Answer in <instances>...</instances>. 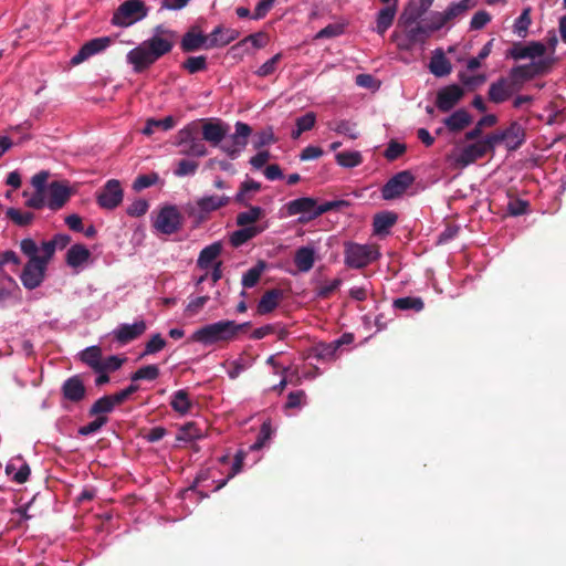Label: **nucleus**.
I'll return each instance as SVG.
<instances>
[{"label": "nucleus", "mask_w": 566, "mask_h": 566, "mask_svg": "<svg viewBox=\"0 0 566 566\" xmlns=\"http://www.w3.org/2000/svg\"><path fill=\"white\" fill-rule=\"evenodd\" d=\"M392 306L399 311L420 312L423 310L424 304L422 298L419 296H405L394 300Z\"/></svg>", "instance_id": "45"}, {"label": "nucleus", "mask_w": 566, "mask_h": 566, "mask_svg": "<svg viewBox=\"0 0 566 566\" xmlns=\"http://www.w3.org/2000/svg\"><path fill=\"white\" fill-rule=\"evenodd\" d=\"M7 475L17 483H24L30 475V467L20 457L11 459L6 465Z\"/></svg>", "instance_id": "26"}, {"label": "nucleus", "mask_w": 566, "mask_h": 566, "mask_svg": "<svg viewBox=\"0 0 566 566\" xmlns=\"http://www.w3.org/2000/svg\"><path fill=\"white\" fill-rule=\"evenodd\" d=\"M379 256L378 249L371 244L344 243V263L349 269H364Z\"/></svg>", "instance_id": "5"}, {"label": "nucleus", "mask_w": 566, "mask_h": 566, "mask_svg": "<svg viewBox=\"0 0 566 566\" xmlns=\"http://www.w3.org/2000/svg\"><path fill=\"white\" fill-rule=\"evenodd\" d=\"M464 96V90L459 84H451L440 88L437 93L436 105L441 112L451 111Z\"/></svg>", "instance_id": "18"}, {"label": "nucleus", "mask_w": 566, "mask_h": 566, "mask_svg": "<svg viewBox=\"0 0 566 566\" xmlns=\"http://www.w3.org/2000/svg\"><path fill=\"white\" fill-rule=\"evenodd\" d=\"M209 35L201 33L187 32L181 40V48L185 52H191L206 48L208 44Z\"/></svg>", "instance_id": "36"}, {"label": "nucleus", "mask_w": 566, "mask_h": 566, "mask_svg": "<svg viewBox=\"0 0 566 566\" xmlns=\"http://www.w3.org/2000/svg\"><path fill=\"white\" fill-rule=\"evenodd\" d=\"M336 163L344 168H355L363 163V156L358 150L340 151L335 155Z\"/></svg>", "instance_id": "47"}, {"label": "nucleus", "mask_w": 566, "mask_h": 566, "mask_svg": "<svg viewBox=\"0 0 566 566\" xmlns=\"http://www.w3.org/2000/svg\"><path fill=\"white\" fill-rule=\"evenodd\" d=\"M175 145L184 156L200 158L208 155V148L200 138L199 120H192L179 129L175 137Z\"/></svg>", "instance_id": "3"}, {"label": "nucleus", "mask_w": 566, "mask_h": 566, "mask_svg": "<svg viewBox=\"0 0 566 566\" xmlns=\"http://www.w3.org/2000/svg\"><path fill=\"white\" fill-rule=\"evenodd\" d=\"M494 148L489 134L481 139H475L473 143L458 148L453 153L452 158L457 166L464 168L483 158L489 151H493Z\"/></svg>", "instance_id": "6"}, {"label": "nucleus", "mask_w": 566, "mask_h": 566, "mask_svg": "<svg viewBox=\"0 0 566 566\" xmlns=\"http://www.w3.org/2000/svg\"><path fill=\"white\" fill-rule=\"evenodd\" d=\"M80 359L92 370L101 369L102 349L99 346H88L80 353Z\"/></svg>", "instance_id": "37"}, {"label": "nucleus", "mask_w": 566, "mask_h": 566, "mask_svg": "<svg viewBox=\"0 0 566 566\" xmlns=\"http://www.w3.org/2000/svg\"><path fill=\"white\" fill-rule=\"evenodd\" d=\"M265 269V263L260 261L256 265L249 269L243 275H242V285L247 289H251L256 285L259 282L262 272Z\"/></svg>", "instance_id": "52"}, {"label": "nucleus", "mask_w": 566, "mask_h": 566, "mask_svg": "<svg viewBox=\"0 0 566 566\" xmlns=\"http://www.w3.org/2000/svg\"><path fill=\"white\" fill-rule=\"evenodd\" d=\"M427 30L430 35L443 28L450 29L452 23L446 14V11H432L427 21Z\"/></svg>", "instance_id": "40"}, {"label": "nucleus", "mask_w": 566, "mask_h": 566, "mask_svg": "<svg viewBox=\"0 0 566 566\" xmlns=\"http://www.w3.org/2000/svg\"><path fill=\"white\" fill-rule=\"evenodd\" d=\"M166 346L165 338L159 334H155L150 337V339L146 343L145 349L142 353V357L156 354L160 350H163Z\"/></svg>", "instance_id": "61"}, {"label": "nucleus", "mask_w": 566, "mask_h": 566, "mask_svg": "<svg viewBox=\"0 0 566 566\" xmlns=\"http://www.w3.org/2000/svg\"><path fill=\"white\" fill-rule=\"evenodd\" d=\"M514 91V84L509 77H500L495 82L491 83L488 96L492 103L501 104L507 101Z\"/></svg>", "instance_id": "24"}, {"label": "nucleus", "mask_w": 566, "mask_h": 566, "mask_svg": "<svg viewBox=\"0 0 566 566\" xmlns=\"http://www.w3.org/2000/svg\"><path fill=\"white\" fill-rule=\"evenodd\" d=\"M176 125V120L172 116H166L161 119H155V118H149L147 122H146V125L145 127L143 128L142 133L144 135H151L156 129L160 128L163 130H169L171 128H174Z\"/></svg>", "instance_id": "48"}, {"label": "nucleus", "mask_w": 566, "mask_h": 566, "mask_svg": "<svg viewBox=\"0 0 566 566\" xmlns=\"http://www.w3.org/2000/svg\"><path fill=\"white\" fill-rule=\"evenodd\" d=\"M555 62L556 59L548 55L530 64L516 65L510 70L509 78L514 85H521L538 75L548 73Z\"/></svg>", "instance_id": "8"}, {"label": "nucleus", "mask_w": 566, "mask_h": 566, "mask_svg": "<svg viewBox=\"0 0 566 566\" xmlns=\"http://www.w3.org/2000/svg\"><path fill=\"white\" fill-rule=\"evenodd\" d=\"M199 164L191 159H181L178 161L174 169L176 177H188L193 176L198 170Z\"/></svg>", "instance_id": "56"}, {"label": "nucleus", "mask_w": 566, "mask_h": 566, "mask_svg": "<svg viewBox=\"0 0 566 566\" xmlns=\"http://www.w3.org/2000/svg\"><path fill=\"white\" fill-rule=\"evenodd\" d=\"M472 123V116L463 108L454 111L451 115L443 119V124L451 133H458Z\"/></svg>", "instance_id": "29"}, {"label": "nucleus", "mask_w": 566, "mask_h": 566, "mask_svg": "<svg viewBox=\"0 0 566 566\" xmlns=\"http://www.w3.org/2000/svg\"><path fill=\"white\" fill-rule=\"evenodd\" d=\"M490 136L494 147L504 142L509 149L518 148L525 139L524 129L516 122L512 123L504 130L491 133Z\"/></svg>", "instance_id": "14"}, {"label": "nucleus", "mask_w": 566, "mask_h": 566, "mask_svg": "<svg viewBox=\"0 0 566 566\" xmlns=\"http://www.w3.org/2000/svg\"><path fill=\"white\" fill-rule=\"evenodd\" d=\"M45 270L46 265L43 260H29L20 274V280L23 286L28 290H34L40 286L43 282Z\"/></svg>", "instance_id": "15"}, {"label": "nucleus", "mask_w": 566, "mask_h": 566, "mask_svg": "<svg viewBox=\"0 0 566 566\" xmlns=\"http://www.w3.org/2000/svg\"><path fill=\"white\" fill-rule=\"evenodd\" d=\"M148 14V9L143 0H126L113 13L112 24L116 27H130L143 20Z\"/></svg>", "instance_id": "9"}, {"label": "nucleus", "mask_w": 566, "mask_h": 566, "mask_svg": "<svg viewBox=\"0 0 566 566\" xmlns=\"http://www.w3.org/2000/svg\"><path fill=\"white\" fill-rule=\"evenodd\" d=\"M476 0H460L451 2L446 8V14L449 18L450 22L453 24V21L463 15L469 9L475 7Z\"/></svg>", "instance_id": "43"}, {"label": "nucleus", "mask_w": 566, "mask_h": 566, "mask_svg": "<svg viewBox=\"0 0 566 566\" xmlns=\"http://www.w3.org/2000/svg\"><path fill=\"white\" fill-rule=\"evenodd\" d=\"M264 216V210L259 206H251L247 211L239 212L237 224L239 227L256 226L255 222Z\"/></svg>", "instance_id": "42"}, {"label": "nucleus", "mask_w": 566, "mask_h": 566, "mask_svg": "<svg viewBox=\"0 0 566 566\" xmlns=\"http://www.w3.org/2000/svg\"><path fill=\"white\" fill-rule=\"evenodd\" d=\"M415 177L409 170H403L394 175L381 188V198L384 200H394L402 196L413 184Z\"/></svg>", "instance_id": "12"}, {"label": "nucleus", "mask_w": 566, "mask_h": 566, "mask_svg": "<svg viewBox=\"0 0 566 566\" xmlns=\"http://www.w3.org/2000/svg\"><path fill=\"white\" fill-rule=\"evenodd\" d=\"M71 189L61 181H52L48 186V208L52 211L60 210L70 199Z\"/></svg>", "instance_id": "21"}, {"label": "nucleus", "mask_w": 566, "mask_h": 566, "mask_svg": "<svg viewBox=\"0 0 566 566\" xmlns=\"http://www.w3.org/2000/svg\"><path fill=\"white\" fill-rule=\"evenodd\" d=\"M159 180V176L156 172L139 175L133 182V189L135 191H142L156 185Z\"/></svg>", "instance_id": "63"}, {"label": "nucleus", "mask_w": 566, "mask_h": 566, "mask_svg": "<svg viewBox=\"0 0 566 566\" xmlns=\"http://www.w3.org/2000/svg\"><path fill=\"white\" fill-rule=\"evenodd\" d=\"M6 216L18 227H27L34 220V214L32 212H22L15 208H8L6 210Z\"/></svg>", "instance_id": "50"}, {"label": "nucleus", "mask_w": 566, "mask_h": 566, "mask_svg": "<svg viewBox=\"0 0 566 566\" xmlns=\"http://www.w3.org/2000/svg\"><path fill=\"white\" fill-rule=\"evenodd\" d=\"M123 201V189L116 179L108 180L97 195V203L103 209L113 210Z\"/></svg>", "instance_id": "17"}, {"label": "nucleus", "mask_w": 566, "mask_h": 566, "mask_svg": "<svg viewBox=\"0 0 566 566\" xmlns=\"http://www.w3.org/2000/svg\"><path fill=\"white\" fill-rule=\"evenodd\" d=\"M275 142L276 138L274 136L273 128L271 126H268L256 134L253 146L255 149H260L264 146L274 144Z\"/></svg>", "instance_id": "60"}, {"label": "nucleus", "mask_w": 566, "mask_h": 566, "mask_svg": "<svg viewBox=\"0 0 566 566\" xmlns=\"http://www.w3.org/2000/svg\"><path fill=\"white\" fill-rule=\"evenodd\" d=\"M221 251V242H213L205 247L199 253L197 265L202 270H208L212 265V262L220 255Z\"/></svg>", "instance_id": "33"}, {"label": "nucleus", "mask_w": 566, "mask_h": 566, "mask_svg": "<svg viewBox=\"0 0 566 566\" xmlns=\"http://www.w3.org/2000/svg\"><path fill=\"white\" fill-rule=\"evenodd\" d=\"M114 398L111 396H103L102 398L97 399L90 409L91 416H99L102 413H108L113 411L115 406L117 405Z\"/></svg>", "instance_id": "53"}, {"label": "nucleus", "mask_w": 566, "mask_h": 566, "mask_svg": "<svg viewBox=\"0 0 566 566\" xmlns=\"http://www.w3.org/2000/svg\"><path fill=\"white\" fill-rule=\"evenodd\" d=\"M170 406L174 409V411L184 416L190 411L192 402L190 401L187 391L184 389H179L172 394Z\"/></svg>", "instance_id": "39"}, {"label": "nucleus", "mask_w": 566, "mask_h": 566, "mask_svg": "<svg viewBox=\"0 0 566 566\" xmlns=\"http://www.w3.org/2000/svg\"><path fill=\"white\" fill-rule=\"evenodd\" d=\"M182 66L190 73L195 74L207 69V59L203 55L188 57Z\"/></svg>", "instance_id": "64"}, {"label": "nucleus", "mask_w": 566, "mask_h": 566, "mask_svg": "<svg viewBox=\"0 0 566 566\" xmlns=\"http://www.w3.org/2000/svg\"><path fill=\"white\" fill-rule=\"evenodd\" d=\"M230 202V197L226 195H203L195 201L187 202L182 209L187 217L196 226L201 224L209 219L210 214Z\"/></svg>", "instance_id": "4"}, {"label": "nucleus", "mask_w": 566, "mask_h": 566, "mask_svg": "<svg viewBox=\"0 0 566 566\" xmlns=\"http://www.w3.org/2000/svg\"><path fill=\"white\" fill-rule=\"evenodd\" d=\"M396 13L397 9L395 6H387L380 9L376 17L375 31L378 34L384 35L386 31L392 25Z\"/></svg>", "instance_id": "34"}, {"label": "nucleus", "mask_w": 566, "mask_h": 566, "mask_svg": "<svg viewBox=\"0 0 566 566\" xmlns=\"http://www.w3.org/2000/svg\"><path fill=\"white\" fill-rule=\"evenodd\" d=\"M202 139L210 143L213 146H218L226 138L229 133V125L217 119L207 120L200 128Z\"/></svg>", "instance_id": "23"}, {"label": "nucleus", "mask_w": 566, "mask_h": 566, "mask_svg": "<svg viewBox=\"0 0 566 566\" xmlns=\"http://www.w3.org/2000/svg\"><path fill=\"white\" fill-rule=\"evenodd\" d=\"M434 0H410L408 8L399 18V25H411L418 22L432 7Z\"/></svg>", "instance_id": "20"}, {"label": "nucleus", "mask_w": 566, "mask_h": 566, "mask_svg": "<svg viewBox=\"0 0 566 566\" xmlns=\"http://www.w3.org/2000/svg\"><path fill=\"white\" fill-rule=\"evenodd\" d=\"M253 364L252 359L239 357L228 364L229 368L227 374L230 379H235L240 376L241 373L249 369Z\"/></svg>", "instance_id": "55"}, {"label": "nucleus", "mask_w": 566, "mask_h": 566, "mask_svg": "<svg viewBox=\"0 0 566 566\" xmlns=\"http://www.w3.org/2000/svg\"><path fill=\"white\" fill-rule=\"evenodd\" d=\"M244 457H245V453L242 450L237 452V454L234 455V460L232 462L230 473L227 475V478L224 480L220 481L216 485L214 491H218L221 488H223L228 483V481H230L233 476H235L238 473L241 472Z\"/></svg>", "instance_id": "57"}, {"label": "nucleus", "mask_w": 566, "mask_h": 566, "mask_svg": "<svg viewBox=\"0 0 566 566\" xmlns=\"http://www.w3.org/2000/svg\"><path fill=\"white\" fill-rule=\"evenodd\" d=\"M531 12V7L524 8L520 17L515 19L513 24V32L522 39L526 38L528 34V29L530 25L532 24Z\"/></svg>", "instance_id": "46"}, {"label": "nucleus", "mask_w": 566, "mask_h": 566, "mask_svg": "<svg viewBox=\"0 0 566 566\" xmlns=\"http://www.w3.org/2000/svg\"><path fill=\"white\" fill-rule=\"evenodd\" d=\"M282 60V53H276L271 59L265 61L255 72L254 74L259 77H268L272 75L277 67V63Z\"/></svg>", "instance_id": "58"}, {"label": "nucleus", "mask_w": 566, "mask_h": 566, "mask_svg": "<svg viewBox=\"0 0 566 566\" xmlns=\"http://www.w3.org/2000/svg\"><path fill=\"white\" fill-rule=\"evenodd\" d=\"M429 70L434 76L444 77L451 73L452 66L444 53L441 50H436L430 60Z\"/></svg>", "instance_id": "31"}, {"label": "nucleus", "mask_w": 566, "mask_h": 566, "mask_svg": "<svg viewBox=\"0 0 566 566\" xmlns=\"http://www.w3.org/2000/svg\"><path fill=\"white\" fill-rule=\"evenodd\" d=\"M272 434V428L270 422H263L259 431L256 440L249 447L251 451H258L262 449L265 443L270 440Z\"/></svg>", "instance_id": "59"}, {"label": "nucleus", "mask_w": 566, "mask_h": 566, "mask_svg": "<svg viewBox=\"0 0 566 566\" xmlns=\"http://www.w3.org/2000/svg\"><path fill=\"white\" fill-rule=\"evenodd\" d=\"M545 52L546 45L544 43L539 41H531L525 45L515 43L510 50H507L506 57H511L516 61L524 59L536 61L535 59L539 60L545 57Z\"/></svg>", "instance_id": "16"}, {"label": "nucleus", "mask_w": 566, "mask_h": 566, "mask_svg": "<svg viewBox=\"0 0 566 566\" xmlns=\"http://www.w3.org/2000/svg\"><path fill=\"white\" fill-rule=\"evenodd\" d=\"M160 370L157 365H146L138 368L134 374H132V381L138 380H155L159 377Z\"/></svg>", "instance_id": "54"}, {"label": "nucleus", "mask_w": 566, "mask_h": 566, "mask_svg": "<svg viewBox=\"0 0 566 566\" xmlns=\"http://www.w3.org/2000/svg\"><path fill=\"white\" fill-rule=\"evenodd\" d=\"M112 43V40L109 36H101L95 38L90 41H87L80 50L78 52L72 57L71 62L73 64H80L84 62L85 60L90 59L91 56L98 54L106 50Z\"/></svg>", "instance_id": "22"}, {"label": "nucleus", "mask_w": 566, "mask_h": 566, "mask_svg": "<svg viewBox=\"0 0 566 566\" xmlns=\"http://www.w3.org/2000/svg\"><path fill=\"white\" fill-rule=\"evenodd\" d=\"M25 206L32 209L48 207V190H35L25 201Z\"/></svg>", "instance_id": "62"}, {"label": "nucleus", "mask_w": 566, "mask_h": 566, "mask_svg": "<svg viewBox=\"0 0 566 566\" xmlns=\"http://www.w3.org/2000/svg\"><path fill=\"white\" fill-rule=\"evenodd\" d=\"M176 38L175 31L159 24L150 38L127 52L126 62L135 73H142L172 50Z\"/></svg>", "instance_id": "1"}, {"label": "nucleus", "mask_w": 566, "mask_h": 566, "mask_svg": "<svg viewBox=\"0 0 566 566\" xmlns=\"http://www.w3.org/2000/svg\"><path fill=\"white\" fill-rule=\"evenodd\" d=\"M496 122H497V118L493 114L483 116L482 118L479 119V122L476 123V125L473 129L465 133V135H464L465 140L481 139L480 137H481L483 127L494 126L496 124Z\"/></svg>", "instance_id": "49"}, {"label": "nucleus", "mask_w": 566, "mask_h": 566, "mask_svg": "<svg viewBox=\"0 0 566 566\" xmlns=\"http://www.w3.org/2000/svg\"><path fill=\"white\" fill-rule=\"evenodd\" d=\"M316 123V115L313 112H307L306 114L300 116L295 120V129L292 130L291 137L293 139H298L300 136L304 132L311 130Z\"/></svg>", "instance_id": "41"}, {"label": "nucleus", "mask_w": 566, "mask_h": 566, "mask_svg": "<svg viewBox=\"0 0 566 566\" xmlns=\"http://www.w3.org/2000/svg\"><path fill=\"white\" fill-rule=\"evenodd\" d=\"M61 390L64 399L71 402H80L84 399L86 394L83 380L78 375L67 378L63 382Z\"/></svg>", "instance_id": "25"}, {"label": "nucleus", "mask_w": 566, "mask_h": 566, "mask_svg": "<svg viewBox=\"0 0 566 566\" xmlns=\"http://www.w3.org/2000/svg\"><path fill=\"white\" fill-rule=\"evenodd\" d=\"M403 31H395L391 34V40L400 51H411L416 45L423 46L430 36L426 25L418 22L411 25H402Z\"/></svg>", "instance_id": "7"}, {"label": "nucleus", "mask_w": 566, "mask_h": 566, "mask_svg": "<svg viewBox=\"0 0 566 566\" xmlns=\"http://www.w3.org/2000/svg\"><path fill=\"white\" fill-rule=\"evenodd\" d=\"M203 433L200 428L197 427L195 422H188L184 424L177 434V439L179 441L190 442L197 439H201Z\"/></svg>", "instance_id": "51"}, {"label": "nucleus", "mask_w": 566, "mask_h": 566, "mask_svg": "<svg viewBox=\"0 0 566 566\" xmlns=\"http://www.w3.org/2000/svg\"><path fill=\"white\" fill-rule=\"evenodd\" d=\"M248 325L249 323L237 324L234 321H219L196 329L191 334L190 340L203 346L231 340Z\"/></svg>", "instance_id": "2"}, {"label": "nucleus", "mask_w": 566, "mask_h": 566, "mask_svg": "<svg viewBox=\"0 0 566 566\" xmlns=\"http://www.w3.org/2000/svg\"><path fill=\"white\" fill-rule=\"evenodd\" d=\"M285 209L290 217L300 214V223H306L316 219V216H313L316 211V200L311 197L291 200L285 205Z\"/></svg>", "instance_id": "13"}, {"label": "nucleus", "mask_w": 566, "mask_h": 566, "mask_svg": "<svg viewBox=\"0 0 566 566\" xmlns=\"http://www.w3.org/2000/svg\"><path fill=\"white\" fill-rule=\"evenodd\" d=\"M316 261V251L313 247H301L295 251L294 264L302 273H307L312 270Z\"/></svg>", "instance_id": "27"}, {"label": "nucleus", "mask_w": 566, "mask_h": 566, "mask_svg": "<svg viewBox=\"0 0 566 566\" xmlns=\"http://www.w3.org/2000/svg\"><path fill=\"white\" fill-rule=\"evenodd\" d=\"M235 132L229 140L220 145L221 150L231 159L238 158L248 145V138L252 133L251 127L243 122L235 123Z\"/></svg>", "instance_id": "10"}, {"label": "nucleus", "mask_w": 566, "mask_h": 566, "mask_svg": "<svg viewBox=\"0 0 566 566\" xmlns=\"http://www.w3.org/2000/svg\"><path fill=\"white\" fill-rule=\"evenodd\" d=\"M397 214L392 211L376 213L373 221L374 233L377 235L388 234L390 228L397 222Z\"/></svg>", "instance_id": "32"}, {"label": "nucleus", "mask_w": 566, "mask_h": 566, "mask_svg": "<svg viewBox=\"0 0 566 566\" xmlns=\"http://www.w3.org/2000/svg\"><path fill=\"white\" fill-rule=\"evenodd\" d=\"M265 229L266 226L241 227L230 234V243L232 247L239 248L262 233Z\"/></svg>", "instance_id": "30"}, {"label": "nucleus", "mask_w": 566, "mask_h": 566, "mask_svg": "<svg viewBox=\"0 0 566 566\" xmlns=\"http://www.w3.org/2000/svg\"><path fill=\"white\" fill-rule=\"evenodd\" d=\"M239 36V32L234 29H224L217 27L209 34L207 49L226 46Z\"/></svg>", "instance_id": "28"}, {"label": "nucleus", "mask_w": 566, "mask_h": 566, "mask_svg": "<svg viewBox=\"0 0 566 566\" xmlns=\"http://www.w3.org/2000/svg\"><path fill=\"white\" fill-rule=\"evenodd\" d=\"M146 328V322L144 319H138L132 324H119L115 329H113L112 334L116 342L124 345L138 338L145 333Z\"/></svg>", "instance_id": "19"}, {"label": "nucleus", "mask_w": 566, "mask_h": 566, "mask_svg": "<svg viewBox=\"0 0 566 566\" xmlns=\"http://www.w3.org/2000/svg\"><path fill=\"white\" fill-rule=\"evenodd\" d=\"M182 224V217L178 208L174 205H167L160 208L155 221L154 228L163 234L176 233Z\"/></svg>", "instance_id": "11"}, {"label": "nucleus", "mask_w": 566, "mask_h": 566, "mask_svg": "<svg viewBox=\"0 0 566 566\" xmlns=\"http://www.w3.org/2000/svg\"><path fill=\"white\" fill-rule=\"evenodd\" d=\"M281 295L279 290L265 292L258 303V313L261 315L271 313L277 306Z\"/></svg>", "instance_id": "38"}, {"label": "nucleus", "mask_w": 566, "mask_h": 566, "mask_svg": "<svg viewBox=\"0 0 566 566\" xmlns=\"http://www.w3.org/2000/svg\"><path fill=\"white\" fill-rule=\"evenodd\" d=\"M90 251L83 244L72 245L66 253V262L71 268H78L90 259Z\"/></svg>", "instance_id": "35"}, {"label": "nucleus", "mask_w": 566, "mask_h": 566, "mask_svg": "<svg viewBox=\"0 0 566 566\" xmlns=\"http://www.w3.org/2000/svg\"><path fill=\"white\" fill-rule=\"evenodd\" d=\"M329 129L349 139H357L359 136L356 123L347 119H340L329 124Z\"/></svg>", "instance_id": "44"}]
</instances>
